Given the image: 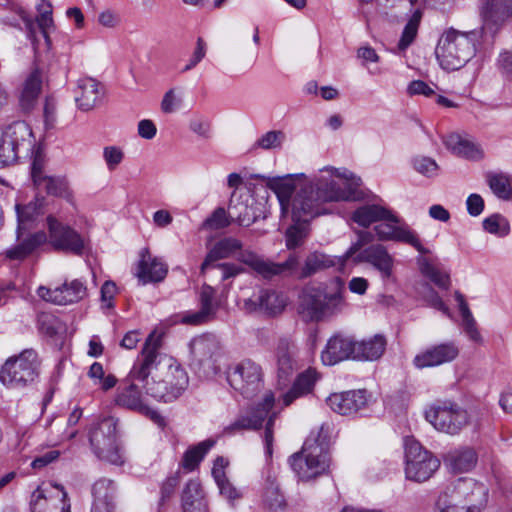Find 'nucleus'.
Returning a JSON list of instances; mask_svg holds the SVG:
<instances>
[{"mask_svg":"<svg viewBox=\"0 0 512 512\" xmlns=\"http://www.w3.org/2000/svg\"><path fill=\"white\" fill-rule=\"evenodd\" d=\"M138 368V357L136 358L130 372L117 389L115 396L116 405L138 412L149 417L154 421L161 419L157 411L150 408L141 388L146 391V386L150 384L148 377L138 378L136 371Z\"/></svg>","mask_w":512,"mask_h":512,"instance_id":"nucleus-5","label":"nucleus"},{"mask_svg":"<svg viewBox=\"0 0 512 512\" xmlns=\"http://www.w3.org/2000/svg\"><path fill=\"white\" fill-rule=\"evenodd\" d=\"M286 306L284 295L271 290H262L255 298L245 301V307L249 311L260 310L269 315H276Z\"/></svg>","mask_w":512,"mask_h":512,"instance_id":"nucleus-29","label":"nucleus"},{"mask_svg":"<svg viewBox=\"0 0 512 512\" xmlns=\"http://www.w3.org/2000/svg\"><path fill=\"white\" fill-rule=\"evenodd\" d=\"M261 502L264 509L269 512H279L286 508L287 502L284 493L280 488L277 478L271 473H268L264 480Z\"/></svg>","mask_w":512,"mask_h":512,"instance_id":"nucleus-31","label":"nucleus"},{"mask_svg":"<svg viewBox=\"0 0 512 512\" xmlns=\"http://www.w3.org/2000/svg\"><path fill=\"white\" fill-rule=\"evenodd\" d=\"M189 129L203 139L211 137V123L202 116L193 117L189 121Z\"/></svg>","mask_w":512,"mask_h":512,"instance_id":"nucleus-61","label":"nucleus"},{"mask_svg":"<svg viewBox=\"0 0 512 512\" xmlns=\"http://www.w3.org/2000/svg\"><path fill=\"white\" fill-rule=\"evenodd\" d=\"M42 77L38 69L33 70L24 82L20 96V105L23 110H31L41 91Z\"/></svg>","mask_w":512,"mask_h":512,"instance_id":"nucleus-38","label":"nucleus"},{"mask_svg":"<svg viewBox=\"0 0 512 512\" xmlns=\"http://www.w3.org/2000/svg\"><path fill=\"white\" fill-rule=\"evenodd\" d=\"M36 21L46 43L50 45L49 29L53 27V18L51 5L49 3H47V10L41 11Z\"/></svg>","mask_w":512,"mask_h":512,"instance_id":"nucleus-64","label":"nucleus"},{"mask_svg":"<svg viewBox=\"0 0 512 512\" xmlns=\"http://www.w3.org/2000/svg\"><path fill=\"white\" fill-rule=\"evenodd\" d=\"M421 272L428 277L435 285L442 289H448L450 286L449 274L432 265L427 259L419 260Z\"/></svg>","mask_w":512,"mask_h":512,"instance_id":"nucleus-48","label":"nucleus"},{"mask_svg":"<svg viewBox=\"0 0 512 512\" xmlns=\"http://www.w3.org/2000/svg\"><path fill=\"white\" fill-rule=\"evenodd\" d=\"M39 362L34 350L9 358L0 370V381L12 388L25 387L38 377Z\"/></svg>","mask_w":512,"mask_h":512,"instance_id":"nucleus-8","label":"nucleus"},{"mask_svg":"<svg viewBox=\"0 0 512 512\" xmlns=\"http://www.w3.org/2000/svg\"><path fill=\"white\" fill-rule=\"evenodd\" d=\"M182 104L181 93L176 88H171L165 92L161 101V110L166 114L173 113Z\"/></svg>","mask_w":512,"mask_h":512,"instance_id":"nucleus-57","label":"nucleus"},{"mask_svg":"<svg viewBox=\"0 0 512 512\" xmlns=\"http://www.w3.org/2000/svg\"><path fill=\"white\" fill-rule=\"evenodd\" d=\"M294 472L302 481H309L325 474L329 468V457L323 443L318 438H308L302 450L290 458Z\"/></svg>","mask_w":512,"mask_h":512,"instance_id":"nucleus-6","label":"nucleus"},{"mask_svg":"<svg viewBox=\"0 0 512 512\" xmlns=\"http://www.w3.org/2000/svg\"><path fill=\"white\" fill-rule=\"evenodd\" d=\"M478 37L477 31L462 32L454 28L444 31L436 47L440 66L447 71L464 67L475 56Z\"/></svg>","mask_w":512,"mask_h":512,"instance_id":"nucleus-2","label":"nucleus"},{"mask_svg":"<svg viewBox=\"0 0 512 512\" xmlns=\"http://www.w3.org/2000/svg\"><path fill=\"white\" fill-rule=\"evenodd\" d=\"M183 512H207V504L199 481L187 482L181 496Z\"/></svg>","mask_w":512,"mask_h":512,"instance_id":"nucleus-36","label":"nucleus"},{"mask_svg":"<svg viewBox=\"0 0 512 512\" xmlns=\"http://www.w3.org/2000/svg\"><path fill=\"white\" fill-rule=\"evenodd\" d=\"M37 295L44 301L56 305L74 304L87 296V287L79 279L65 281L61 286L54 289L46 286H40L37 289Z\"/></svg>","mask_w":512,"mask_h":512,"instance_id":"nucleus-18","label":"nucleus"},{"mask_svg":"<svg viewBox=\"0 0 512 512\" xmlns=\"http://www.w3.org/2000/svg\"><path fill=\"white\" fill-rule=\"evenodd\" d=\"M354 261L356 263L366 262L371 264L385 279L392 275L394 266L393 257L381 244H375L365 248L355 256Z\"/></svg>","mask_w":512,"mask_h":512,"instance_id":"nucleus-26","label":"nucleus"},{"mask_svg":"<svg viewBox=\"0 0 512 512\" xmlns=\"http://www.w3.org/2000/svg\"><path fill=\"white\" fill-rule=\"evenodd\" d=\"M317 380V372L308 369L301 373L295 380L292 388L283 396L285 406L290 405L296 398L309 393Z\"/></svg>","mask_w":512,"mask_h":512,"instance_id":"nucleus-40","label":"nucleus"},{"mask_svg":"<svg viewBox=\"0 0 512 512\" xmlns=\"http://www.w3.org/2000/svg\"><path fill=\"white\" fill-rule=\"evenodd\" d=\"M21 230L17 232L18 243L8 248L4 255L12 261H23L31 255L37 248L47 242V234L43 231L30 234L24 239H20Z\"/></svg>","mask_w":512,"mask_h":512,"instance_id":"nucleus-30","label":"nucleus"},{"mask_svg":"<svg viewBox=\"0 0 512 512\" xmlns=\"http://www.w3.org/2000/svg\"><path fill=\"white\" fill-rule=\"evenodd\" d=\"M207 44L203 38L199 37L196 40L195 49L189 58L187 64L182 68L181 72L186 73L194 69L206 56Z\"/></svg>","mask_w":512,"mask_h":512,"instance_id":"nucleus-58","label":"nucleus"},{"mask_svg":"<svg viewBox=\"0 0 512 512\" xmlns=\"http://www.w3.org/2000/svg\"><path fill=\"white\" fill-rule=\"evenodd\" d=\"M68 494L60 484L38 487L31 494V512H71Z\"/></svg>","mask_w":512,"mask_h":512,"instance_id":"nucleus-15","label":"nucleus"},{"mask_svg":"<svg viewBox=\"0 0 512 512\" xmlns=\"http://www.w3.org/2000/svg\"><path fill=\"white\" fill-rule=\"evenodd\" d=\"M321 197L315 191L313 183H305L297 190L291 203L294 222H309L323 213Z\"/></svg>","mask_w":512,"mask_h":512,"instance_id":"nucleus-17","label":"nucleus"},{"mask_svg":"<svg viewBox=\"0 0 512 512\" xmlns=\"http://www.w3.org/2000/svg\"><path fill=\"white\" fill-rule=\"evenodd\" d=\"M49 235L47 242L56 251L82 255L88 240L67 224L60 222L52 215L47 217Z\"/></svg>","mask_w":512,"mask_h":512,"instance_id":"nucleus-13","label":"nucleus"},{"mask_svg":"<svg viewBox=\"0 0 512 512\" xmlns=\"http://www.w3.org/2000/svg\"><path fill=\"white\" fill-rule=\"evenodd\" d=\"M477 459V453L473 448L464 447L448 452L444 460L453 472L462 473L474 468Z\"/></svg>","mask_w":512,"mask_h":512,"instance_id":"nucleus-35","label":"nucleus"},{"mask_svg":"<svg viewBox=\"0 0 512 512\" xmlns=\"http://www.w3.org/2000/svg\"><path fill=\"white\" fill-rule=\"evenodd\" d=\"M436 505V512H466V510H461L462 501L456 499L453 495L451 497L447 494L441 495Z\"/></svg>","mask_w":512,"mask_h":512,"instance_id":"nucleus-62","label":"nucleus"},{"mask_svg":"<svg viewBox=\"0 0 512 512\" xmlns=\"http://www.w3.org/2000/svg\"><path fill=\"white\" fill-rule=\"evenodd\" d=\"M444 144L453 154L470 160L484 158L483 148L476 142L463 138L459 134H449L444 138Z\"/></svg>","mask_w":512,"mask_h":512,"instance_id":"nucleus-32","label":"nucleus"},{"mask_svg":"<svg viewBox=\"0 0 512 512\" xmlns=\"http://www.w3.org/2000/svg\"><path fill=\"white\" fill-rule=\"evenodd\" d=\"M190 350L194 360L207 372L216 373L220 345L214 336L203 335L192 340Z\"/></svg>","mask_w":512,"mask_h":512,"instance_id":"nucleus-22","label":"nucleus"},{"mask_svg":"<svg viewBox=\"0 0 512 512\" xmlns=\"http://www.w3.org/2000/svg\"><path fill=\"white\" fill-rule=\"evenodd\" d=\"M343 292L340 284L332 292L320 287L307 288L300 297L298 312L307 322H319L336 315L345 307Z\"/></svg>","mask_w":512,"mask_h":512,"instance_id":"nucleus-3","label":"nucleus"},{"mask_svg":"<svg viewBox=\"0 0 512 512\" xmlns=\"http://www.w3.org/2000/svg\"><path fill=\"white\" fill-rule=\"evenodd\" d=\"M459 347L453 341L430 346L414 357L413 363L419 369L440 366L454 361L459 355Z\"/></svg>","mask_w":512,"mask_h":512,"instance_id":"nucleus-21","label":"nucleus"},{"mask_svg":"<svg viewBox=\"0 0 512 512\" xmlns=\"http://www.w3.org/2000/svg\"><path fill=\"white\" fill-rule=\"evenodd\" d=\"M421 17H422V13L420 12V10H416L412 14V16L409 19V21L407 22V24L405 25L401 39L398 43V47L401 50L406 49L414 41V39L417 35V32H418V27H419V24L421 21Z\"/></svg>","mask_w":512,"mask_h":512,"instance_id":"nucleus-51","label":"nucleus"},{"mask_svg":"<svg viewBox=\"0 0 512 512\" xmlns=\"http://www.w3.org/2000/svg\"><path fill=\"white\" fill-rule=\"evenodd\" d=\"M335 264L334 258L318 251L311 252L305 258L301 276L309 277L319 271L335 266Z\"/></svg>","mask_w":512,"mask_h":512,"instance_id":"nucleus-41","label":"nucleus"},{"mask_svg":"<svg viewBox=\"0 0 512 512\" xmlns=\"http://www.w3.org/2000/svg\"><path fill=\"white\" fill-rule=\"evenodd\" d=\"M233 221L229 216V211L222 207L216 208L213 213L202 223L203 230H219L229 226Z\"/></svg>","mask_w":512,"mask_h":512,"instance_id":"nucleus-52","label":"nucleus"},{"mask_svg":"<svg viewBox=\"0 0 512 512\" xmlns=\"http://www.w3.org/2000/svg\"><path fill=\"white\" fill-rule=\"evenodd\" d=\"M405 474L415 482L428 480L439 468L440 461L412 437L405 438Z\"/></svg>","mask_w":512,"mask_h":512,"instance_id":"nucleus-9","label":"nucleus"},{"mask_svg":"<svg viewBox=\"0 0 512 512\" xmlns=\"http://www.w3.org/2000/svg\"><path fill=\"white\" fill-rule=\"evenodd\" d=\"M355 341L352 336L341 333L333 335L321 353L323 364L332 366L349 358L354 359Z\"/></svg>","mask_w":512,"mask_h":512,"instance_id":"nucleus-23","label":"nucleus"},{"mask_svg":"<svg viewBox=\"0 0 512 512\" xmlns=\"http://www.w3.org/2000/svg\"><path fill=\"white\" fill-rule=\"evenodd\" d=\"M167 272V265L161 259L152 257L148 249L141 251L136 276L142 284L161 282Z\"/></svg>","mask_w":512,"mask_h":512,"instance_id":"nucleus-27","label":"nucleus"},{"mask_svg":"<svg viewBox=\"0 0 512 512\" xmlns=\"http://www.w3.org/2000/svg\"><path fill=\"white\" fill-rule=\"evenodd\" d=\"M103 97V90L100 83L90 77L81 78L77 82L75 90V102L82 111L93 110L98 106Z\"/></svg>","mask_w":512,"mask_h":512,"instance_id":"nucleus-28","label":"nucleus"},{"mask_svg":"<svg viewBox=\"0 0 512 512\" xmlns=\"http://www.w3.org/2000/svg\"><path fill=\"white\" fill-rule=\"evenodd\" d=\"M312 183L315 191L325 203L351 199L355 188L361 184V179L347 170L339 172L325 169L323 174Z\"/></svg>","mask_w":512,"mask_h":512,"instance_id":"nucleus-7","label":"nucleus"},{"mask_svg":"<svg viewBox=\"0 0 512 512\" xmlns=\"http://www.w3.org/2000/svg\"><path fill=\"white\" fill-rule=\"evenodd\" d=\"M492 193L503 201L512 200V175L504 172H489L485 176Z\"/></svg>","mask_w":512,"mask_h":512,"instance_id":"nucleus-39","label":"nucleus"},{"mask_svg":"<svg viewBox=\"0 0 512 512\" xmlns=\"http://www.w3.org/2000/svg\"><path fill=\"white\" fill-rule=\"evenodd\" d=\"M213 440H205L190 447L183 456L182 467L187 471H193L198 467L207 452L214 446Z\"/></svg>","mask_w":512,"mask_h":512,"instance_id":"nucleus-43","label":"nucleus"},{"mask_svg":"<svg viewBox=\"0 0 512 512\" xmlns=\"http://www.w3.org/2000/svg\"><path fill=\"white\" fill-rule=\"evenodd\" d=\"M285 140V133L280 131V130H272V131H269L267 133H265L264 135H262L258 140H257V146L262 148V149H265V150H269V149H275V148H280L282 143L284 142Z\"/></svg>","mask_w":512,"mask_h":512,"instance_id":"nucleus-56","label":"nucleus"},{"mask_svg":"<svg viewBox=\"0 0 512 512\" xmlns=\"http://www.w3.org/2000/svg\"><path fill=\"white\" fill-rule=\"evenodd\" d=\"M294 345L287 340H281L277 347V363L280 377H286L294 369Z\"/></svg>","mask_w":512,"mask_h":512,"instance_id":"nucleus-45","label":"nucleus"},{"mask_svg":"<svg viewBox=\"0 0 512 512\" xmlns=\"http://www.w3.org/2000/svg\"><path fill=\"white\" fill-rule=\"evenodd\" d=\"M462 327L468 338L478 344L483 343V338L478 330L475 318L471 311L461 313Z\"/></svg>","mask_w":512,"mask_h":512,"instance_id":"nucleus-55","label":"nucleus"},{"mask_svg":"<svg viewBox=\"0 0 512 512\" xmlns=\"http://www.w3.org/2000/svg\"><path fill=\"white\" fill-rule=\"evenodd\" d=\"M301 186L297 185L292 178H281L277 179L273 183V189L277 194L278 200L280 202L282 214H286L290 205V198L294 191L297 190Z\"/></svg>","mask_w":512,"mask_h":512,"instance_id":"nucleus-46","label":"nucleus"},{"mask_svg":"<svg viewBox=\"0 0 512 512\" xmlns=\"http://www.w3.org/2000/svg\"><path fill=\"white\" fill-rule=\"evenodd\" d=\"M103 158L110 171L115 170L124 159V152L117 146H106L103 149Z\"/></svg>","mask_w":512,"mask_h":512,"instance_id":"nucleus-60","label":"nucleus"},{"mask_svg":"<svg viewBox=\"0 0 512 512\" xmlns=\"http://www.w3.org/2000/svg\"><path fill=\"white\" fill-rule=\"evenodd\" d=\"M326 402L334 412L341 415H350L366 406L367 395L365 390L333 393L327 398Z\"/></svg>","mask_w":512,"mask_h":512,"instance_id":"nucleus-25","label":"nucleus"},{"mask_svg":"<svg viewBox=\"0 0 512 512\" xmlns=\"http://www.w3.org/2000/svg\"><path fill=\"white\" fill-rule=\"evenodd\" d=\"M92 508L116 506L117 487L111 479H98L92 486Z\"/></svg>","mask_w":512,"mask_h":512,"instance_id":"nucleus-37","label":"nucleus"},{"mask_svg":"<svg viewBox=\"0 0 512 512\" xmlns=\"http://www.w3.org/2000/svg\"><path fill=\"white\" fill-rule=\"evenodd\" d=\"M46 200L44 197H36L26 205H16L18 231L25 228L27 222L33 221L36 217L44 213Z\"/></svg>","mask_w":512,"mask_h":512,"instance_id":"nucleus-42","label":"nucleus"},{"mask_svg":"<svg viewBox=\"0 0 512 512\" xmlns=\"http://www.w3.org/2000/svg\"><path fill=\"white\" fill-rule=\"evenodd\" d=\"M260 206L261 204L250 196L236 197L233 193L228 205L229 216L240 226L248 227L261 217Z\"/></svg>","mask_w":512,"mask_h":512,"instance_id":"nucleus-24","label":"nucleus"},{"mask_svg":"<svg viewBox=\"0 0 512 512\" xmlns=\"http://www.w3.org/2000/svg\"><path fill=\"white\" fill-rule=\"evenodd\" d=\"M413 167L414 169L426 176V177H435L438 174V164L436 161L430 157L426 156H416L413 158Z\"/></svg>","mask_w":512,"mask_h":512,"instance_id":"nucleus-54","label":"nucleus"},{"mask_svg":"<svg viewBox=\"0 0 512 512\" xmlns=\"http://www.w3.org/2000/svg\"><path fill=\"white\" fill-rule=\"evenodd\" d=\"M308 222H294L286 231V246L294 249L300 246L308 234Z\"/></svg>","mask_w":512,"mask_h":512,"instance_id":"nucleus-53","label":"nucleus"},{"mask_svg":"<svg viewBox=\"0 0 512 512\" xmlns=\"http://www.w3.org/2000/svg\"><path fill=\"white\" fill-rule=\"evenodd\" d=\"M226 377L229 385L245 398L255 396L263 387L262 368L250 359L231 366Z\"/></svg>","mask_w":512,"mask_h":512,"instance_id":"nucleus-12","label":"nucleus"},{"mask_svg":"<svg viewBox=\"0 0 512 512\" xmlns=\"http://www.w3.org/2000/svg\"><path fill=\"white\" fill-rule=\"evenodd\" d=\"M386 345V338L381 334H376L361 341H355L354 360H377L385 352Z\"/></svg>","mask_w":512,"mask_h":512,"instance_id":"nucleus-34","label":"nucleus"},{"mask_svg":"<svg viewBox=\"0 0 512 512\" xmlns=\"http://www.w3.org/2000/svg\"><path fill=\"white\" fill-rule=\"evenodd\" d=\"M18 159V148L13 144H6L0 138V168L14 164Z\"/></svg>","mask_w":512,"mask_h":512,"instance_id":"nucleus-63","label":"nucleus"},{"mask_svg":"<svg viewBox=\"0 0 512 512\" xmlns=\"http://www.w3.org/2000/svg\"><path fill=\"white\" fill-rule=\"evenodd\" d=\"M388 215H390L388 207L378 203H367L360 205L352 212L351 220L363 228H368Z\"/></svg>","mask_w":512,"mask_h":512,"instance_id":"nucleus-33","label":"nucleus"},{"mask_svg":"<svg viewBox=\"0 0 512 512\" xmlns=\"http://www.w3.org/2000/svg\"><path fill=\"white\" fill-rule=\"evenodd\" d=\"M275 403L274 395L268 392L264 395L262 401L252 406L245 414L231 423L226 430L230 433L240 430H257L262 427L263 422L267 419L264 433V443L266 455L271 457L273 444V426L277 412L273 411Z\"/></svg>","mask_w":512,"mask_h":512,"instance_id":"nucleus-4","label":"nucleus"},{"mask_svg":"<svg viewBox=\"0 0 512 512\" xmlns=\"http://www.w3.org/2000/svg\"><path fill=\"white\" fill-rule=\"evenodd\" d=\"M375 236L380 241L403 242L411 245L421 254H429L430 250L421 243L418 234L390 209V215L383 217L374 226Z\"/></svg>","mask_w":512,"mask_h":512,"instance_id":"nucleus-11","label":"nucleus"},{"mask_svg":"<svg viewBox=\"0 0 512 512\" xmlns=\"http://www.w3.org/2000/svg\"><path fill=\"white\" fill-rule=\"evenodd\" d=\"M483 229L498 237H505L510 232L509 221L501 214H493L485 218L482 222Z\"/></svg>","mask_w":512,"mask_h":512,"instance_id":"nucleus-50","label":"nucleus"},{"mask_svg":"<svg viewBox=\"0 0 512 512\" xmlns=\"http://www.w3.org/2000/svg\"><path fill=\"white\" fill-rule=\"evenodd\" d=\"M425 418L435 429L451 435L459 433L468 424V414L458 405L445 402L431 406Z\"/></svg>","mask_w":512,"mask_h":512,"instance_id":"nucleus-14","label":"nucleus"},{"mask_svg":"<svg viewBox=\"0 0 512 512\" xmlns=\"http://www.w3.org/2000/svg\"><path fill=\"white\" fill-rule=\"evenodd\" d=\"M239 259L265 278H270V272L277 269L274 263L265 261L249 251L241 252Z\"/></svg>","mask_w":512,"mask_h":512,"instance_id":"nucleus-49","label":"nucleus"},{"mask_svg":"<svg viewBox=\"0 0 512 512\" xmlns=\"http://www.w3.org/2000/svg\"><path fill=\"white\" fill-rule=\"evenodd\" d=\"M38 189L45 190L48 194L63 198H70L69 185L64 177L45 176L37 185Z\"/></svg>","mask_w":512,"mask_h":512,"instance_id":"nucleus-47","label":"nucleus"},{"mask_svg":"<svg viewBox=\"0 0 512 512\" xmlns=\"http://www.w3.org/2000/svg\"><path fill=\"white\" fill-rule=\"evenodd\" d=\"M30 135L31 130L28 124L24 121H14L4 128L1 139L4 140V143L13 144L19 149V146L26 141Z\"/></svg>","mask_w":512,"mask_h":512,"instance_id":"nucleus-44","label":"nucleus"},{"mask_svg":"<svg viewBox=\"0 0 512 512\" xmlns=\"http://www.w3.org/2000/svg\"><path fill=\"white\" fill-rule=\"evenodd\" d=\"M162 335L152 331L138 355V378L148 377L146 395L157 401L173 402L179 398L189 384L186 370L174 358L161 353Z\"/></svg>","mask_w":512,"mask_h":512,"instance_id":"nucleus-1","label":"nucleus"},{"mask_svg":"<svg viewBox=\"0 0 512 512\" xmlns=\"http://www.w3.org/2000/svg\"><path fill=\"white\" fill-rule=\"evenodd\" d=\"M241 249L242 243L236 238L226 237L218 241L208 252L204 262L201 265V272L204 273L208 268L212 267V264L215 261L231 257ZM213 268H218L221 270L222 280L234 277L243 271L240 266L231 263L213 265Z\"/></svg>","mask_w":512,"mask_h":512,"instance_id":"nucleus-16","label":"nucleus"},{"mask_svg":"<svg viewBox=\"0 0 512 512\" xmlns=\"http://www.w3.org/2000/svg\"><path fill=\"white\" fill-rule=\"evenodd\" d=\"M117 421L104 418L93 426L89 432L90 445L98 458L115 465L123 463L116 441Z\"/></svg>","mask_w":512,"mask_h":512,"instance_id":"nucleus-10","label":"nucleus"},{"mask_svg":"<svg viewBox=\"0 0 512 512\" xmlns=\"http://www.w3.org/2000/svg\"><path fill=\"white\" fill-rule=\"evenodd\" d=\"M216 291L213 287L209 285H203L201 287L199 301L201 304V309L209 312L214 316L215 311L217 309V303L215 301Z\"/></svg>","mask_w":512,"mask_h":512,"instance_id":"nucleus-59","label":"nucleus"},{"mask_svg":"<svg viewBox=\"0 0 512 512\" xmlns=\"http://www.w3.org/2000/svg\"><path fill=\"white\" fill-rule=\"evenodd\" d=\"M482 18L481 35L490 34L493 37L512 18V0H487Z\"/></svg>","mask_w":512,"mask_h":512,"instance_id":"nucleus-20","label":"nucleus"},{"mask_svg":"<svg viewBox=\"0 0 512 512\" xmlns=\"http://www.w3.org/2000/svg\"><path fill=\"white\" fill-rule=\"evenodd\" d=\"M453 496L462 501L461 510L480 512L487 503L488 489L473 479H459L454 487Z\"/></svg>","mask_w":512,"mask_h":512,"instance_id":"nucleus-19","label":"nucleus"}]
</instances>
